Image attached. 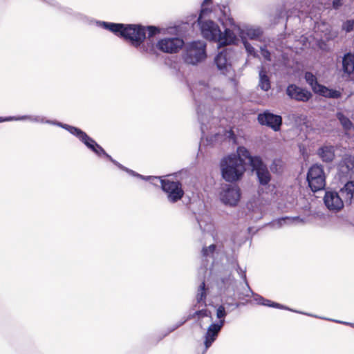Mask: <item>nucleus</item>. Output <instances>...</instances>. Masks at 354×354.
Here are the masks:
<instances>
[{
  "mask_svg": "<svg viewBox=\"0 0 354 354\" xmlns=\"http://www.w3.org/2000/svg\"><path fill=\"white\" fill-rule=\"evenodd\" d=\"M97 26L107 30L115 35L128 41L141 53L158 55L154 44L151 41L145 42L146 39L145 28L140 24H122L104 21H95Z\"/></svg>",
  "mask_w": 354,
  "mask_h": 354,
  "instance_id": "1",
  "label": "nucleus"
},
{
  "mask_svg": "<svg viewBox=\"0 0 354 354\" xmlns=\"http://www.w3.org/2000/svg\"><path fill=\"white\" fill-rule=\"evenodd\" d=\"M248 150L244 146H239L236 153H230L223 156L219 162L222 178L227 183H236L242 180L246 171L247 158L243 153Z\"/></svg>",
  "mask_w": 354,
  "mask_h": 354,
  "instance_id": "2",
  "label": "nucleus"
},
{
  "mask_svg": "<svg viewBox=\"0 0 354 354\" xmlns=\"http://www.w3.org/2000/svg\"><path fill=\"white\" fill-rule=\"evenodd\" d=\"M8 119H9L8 122L30 120L32 122L49 124L61 127L68 131L71 134L75 136L77 138H78L79 140L82 142L89 150L91 149L95 141L93 138L89 136L85 131H84L83 130L77 127L62 123L57 120L46 119V118L42 116L24 115L19 116H8Z\"/></svg>",
  "mask_w": 354,
  "mask_h": 354,
  "instance_id": "3",
  "label": "nucleus"
},
{
  "mask_svg": "<svg viewBox=\"0 0 354 354\" xmlns=\"http://www.w3.org/2000/svg\"><path fill=\"white\" fill-rule=\"evenodd\" d=\"M208 90L209 86L205 81H199L190 87V91L196 105L198 120L201 124V131L203 135L205 134V131L208 129L207 123L211 118V113L209 109L201 103L199 97L206 95Z\"/></svg>",
  "mask_w": 354,
  "mask_h": 354,
  "instance_id": "4",
  "label": "nucleus"
},
{
  "mask_svg": "<svg viewBox=\"0 0 354 354\" xmlns=\"http://www.w3.org/2000/svg\"><path fill=\"white\" fill-rule=\"evenodd\" d=\"M221 11L223 17L228 20L230 25L237 31L241 40L250 39L257 41H263L264 35V29L263 27L250 24H236L234 19L228 15L230 9L227 6H223V9H221Z\"/></svg>",
  "mask_w": 354,
  "mask_h": 354,
  "instance_id": "5",
  "label": "nucleus"
},
{
  "mask_svg": "<svg viewBox=\"0 0 354 354\" xmlns=\"http://www.w3.org/2000/svg\"><path fill=\"white\" fill-rule=\"evenodd\" d=\"M243 155L247 158L248 165L255 174L259 185L263 187L268 186L272 176L262 157L259 155H252L249 150H245Z\"/></svg>",
  "mask_w": 354,
  "mask_h": 354,
  "instance_id": "6",
  "label": "nucleus"
},
{
  "mask_svg": "<svg viewBox=\"0 0 354 354\" xmlns=\"http://www.w3.org/2000/svg\"><path fill=\"white\" fill-rule=\"evenodd\" d=\"M206 57V44L203 41H193L186 46L183 53V59L185 63L196 65L205 60Z\"/></svg>",
  "mask_w": 354,
  "mask_h": 354,
  "instance_id": "7",
  "label": "nucleus"
},
{
  "mask_svg": "<svg viewBox=\"0 0 354 354\" xmlns=\"http://www.w3.org/2000/svg\"><path fill=\"white\" fill-rule=\"evenodd\" d=\"M306 181L310 190L315 193L323 190L326 187V174L323 165L313 164L308 169Z\"/></svg>",
  "mask_w": 354,
  "mask_h": 354,
  "instance_id": "8",
  "label": "nucleus"
},
{
  "mask_svg": "<svg viewBox=\"0 0 354 354\" xmlns=\"http://www.w3.org/2000/svg\"><path fill=\"white\" fill-rule=\"evenodd\" d=\"M91 151L93 153H95L98 158H106L108 160L111 161L113 165H115L118 168L120 169L126 171L129 175L136 177L138 178L142 179L145 181H150L151 180H158L160 181V178H162L161 177L158 176H143L142 174H140L137 173L136 171L129 169L126 167L125 166L120 164L119 162L113 159L109 154H108L106 151L104 149V148L100 145L96 141H95L91 149Z\"/></svg>",
  "mask_w": 354,
  "mask_h": 354,
  "instance_id": "9",
  "label": "nucleus"
},
{
  "mask_svg": "<svg viewBox=\"0 0 354 354\" xmlns=\"http://www.w3.org/2000/svg\"><path fill=\"white\" fill-rule=\"evenodd\" d=\"M160 188L167 195V198L170 203H176L183 198L185 191L180 181L160 178Z\"/></svg>",
  "mask_w": 354,
  "mask_h": 354,
  "instance_id": "10",
  "label": "nucleus"
},
{
  "mask_svg": "<svg viewBox=\"0 0 354 354\" xmlns=\"http://www.w3.org/2000/svg\"><path fill=\"white\" fill-rule=\"evenodd\" d=\"M233 53L234 51L232 48H224L215 56L214 62L222 75L227 76L231 72L233 74L234 73L231 61Z\"/></svg>",
  "mask_w": 354,
  "mask_h": 354,
  "instance_id": "11",
  "label": "nucleus"
},
{
  "mask_svg": "<svg viewBox=\"0 0 354 354\" xmlns=\"http://www.w3.org/2000/svg\"><path fill=\"white\" fill-rule=\"evenodd\" d=\"M337 176L341 182L354 180V155L343 156L337 165Z\"/></svg>",
  "mask_w": 354,
  "mask_h": 354,
  "instance_id": "12",
  "label": "nucleus"
},
{
  "mask_svg": "<svg viewBox=\"0 0 354 354\" xmlns=\"http://www.w3.org/2000/svg\"><path fill=\"white\" fill-rule=\"evenodd\" d=\"M221 201L231 207L236 206L241 197V189L236 185H225L219 194Z\"/></svg>",
  "mask_w": 354,
  "mask_h": 354,
  "instance_id": "13",
  "label": "nucleus"
},
{
  "mask_svg": "<svg viewBox=\"0 0 354 354\" xmlns=\"http://www.w3.org/2000/svg\"><path fill=\"white\" fill-rule=\"evenodd\" d=\"M258 122L266 126L274 131H279L283 124V118L280 115L274 114L270 110H265L257 115Z\"/></svg>",
  "mask_w": 354,
  "mask_h": 354,
  "instance_id": "14",
  "label": "nucleus"
},
{
  "mask_svg": "<svg viewBox=\"0 0 354 354\" xmlns=\"http://www.w3.org/2000/svg\"><path fill=\"white\" fill-rule=\"evenodd\" d=\"M202 35L206 39L217 42L221 39V29L218 24L212 20L198 23Z\"/></svg>",
  "mask_w": 354,
  "mask_h": 354,
  "instance_id": "15",
  "label": "nucleus"
},
{
  "mask_svg": "<svg viewBox=\"0 0 354 354\" xmlns=\"http://www.w3.org/2000/svg\"><path fill=\"white\" fill-rule=\"evenodd\" d=\"M324 203L328 209L336 212L340 211L345 204L339 193L333 189L325 191Z\"/></svg>",
  "mask_w": 354,
  "mask_h": 354,
  "instance_id": "16",
  "label": "nucleus"
},
{
  "mask_svg": "<svg viewBox=\"0 0 354 354\" xmlns=\"http://www.w3.org/2000/svg\"><path fill=\"white\" fill-rule=\"evenodd\" d=\"M286 93L290 99L297 102H307L313 97V94L309 90L295 84H288Z\"/></svg>",
  "mask_w": 354,
  "mask_h": 354,
  "instance_id": "17",
  "label": "nucleus"
},
{
  "mask_svg": "<svg viewBox=\"0 0 354 354\" xmlns=\"http://www.w3.org/2000/svg\"><path fill=\"white\" fill-rule=\"evenodd\" d=\"M183 45V39L178 37H171L160 39L156 44V47L163 53H175L178 52Z\"/></svg>",
  "mask_w": 354,
  "mask_h": 354,
  "instance_id": "18",
  "label": "nucleus"
},
{
  "mask_svg": "<svg viewBox=\"0 0 354 354\" xmlns=\"http://www.w3.org/2000/svg\"><path fill=\"white\" fill-rule=\"evenodd\" d=\"M236 283V280L232 274L221 277L216 282L220 292L230 296H237Z\"/></svg>",
  "mask_w": 354,
  "mask_h": 354,
  "instance_id": "19",
  "label": "nucleus"
},
{
  "mask_svg": "<svg viewBox=\"0 0 354 354\" xmlns=\"http://www.w3.org/2000/svg\"><path fill=\"white\" fill-rule=\"evenodd\" d=\"M229 263L231 265L232 268L234 269L239 277L243 280L246 288L245 290V292H237V297L239 299H243L245 297H249L250 293L253 294L252 290L250 288L246 277V270L245 269L243 270L239 266L238 261L236 258L234 257H232L227 259Z\"/></svg>",
  "mask_w": 354,
  "mask_h": 354,
  "instance_id": "20",
  "label": "nucleus"
},
{
  "mask_svg": "<svg viewBox=\"0 0 354 354\" xmlns=\"http://www.w3.org/2000/svg\"><path fill=\"white\" fill-rule=\"evenodd\" d=\"M344 185L339 193L346 205H350L354 203V180H343Z\"/></svg>",
  "mask_w": 354,
  "mask_h": 354,
  "instance_id": "21",
  "label": "nucleus"
},
{
  "mask_svg": "<svg viewBox=\"0 0 354 354\" xmlns=\"http://www.w3.org/2000/svg\"><path fill=\"white\" fill-rule=\"evenodd\" d=\"M221 331V330L218 329L214 323H212L208 326L204 335L205 348L202 354H205L208 348L211 347L212 344L216 341Z\"/></svg>",
  "mask_w": 354,
  "mask_h": 354,
  "instance_id": "22",
  "label": "nucleus"
},
{
  "mask_svg": "<svg viewBox=\"0 0 354 354\" xmlns=\"http://www.w3.org/2000/svg\"><path fill=\"white\" fill-rule=\"evenodd\" d=\"M295 221L304 223V218H300L299 216H281L276 219H273L272 221L267 223L266 225L273 230H277L285 225H290Z\"/></svg>",
  "mask_w": 354,
  "mask_h": 354,
  "instance_id": "23",
  "label": "nucleus"
},
{
  "mask_svg": "<svg viewBox=\"0 0 354 354\" xmlns=\"http://www.w3.org/2000/svg\"><path fill=\"white\" fill-rule=\"evenodd\" d=\"M335 152L334 146L325 145L317 149V154L324 162L330 163L332 162L335 158Z\"/></svg>",
  "mask_w": 354,
  "mask_h": 354,
  "instance_id": "24",
  "label": "nucleus"
},
{
  "mask_svg": "<svg viewBox=\"0 0 354 354\" xmlns=\"http://www.w3.org/2000/svg\"><path fill=\"white\" fill-rule=\"evenodd\" d=\"M220 37L221 39L217 41L218 47L224 45H234L238 42L236 35L230 28H225L223 32L221 30Z\"/></svg>",
  "mask_w": 354,
  "mask_h": 354,
  "instance_id": "25",
  "label": "nucleus"
},
{
  "mask_svg": "<svg viewBox=\"0 0 354 354\" xmlns=\"http://www.w3.org/2000/svg\"><path fill=\"white\" fill-rule=\"evenodd\" d=\"M315 94L324 97L328 99L337 100L342 97V92L335 88H329L324 84H322L319 89L317 90Z\"/></svg>",
  "mask_w": 354,
  "mask_h": 354,
  "instance_id": "26",
  "label": "nucleus"
},
{
  "mask_svg": "<svg viewBox=\"0 0 354 354\" xmlns=\"http://www.w3.org/2000/svg\"><path fill=\"white\" fill-rule=\"evenodd\" d=\"M209 288L206 287L205 281H202L199 285L196 295V304L193 308H200L201 306H206V298Z\"/></svg>",
  "mask_w": 354,
  "mask_h": 354,
  "instance_id": "27",
  "label": "nucleus"
},
{
  "mask_svg": "<svg viewBox=\"0 0 354 354\" xmlns=\"http://www.w3.org/2000/svg\"><path fill=\"white\" fill-rule=\"evenodd\" d=\"M342 70L344 73L351 75L354 72V53H346L342 57Z\"/></svg>",
  "mask_w": 354,
  "mask_h": 354,
  "instance_id": "28",
  "label": "nucleus"
},
{
  "mask_svg": "<svg viewBox=\"0 0 354 354\" xmlns=\"http://www.w3.org/2000/svg\"><path fill=\"white\" fill-rule=\"evenodd\" d=\"M259 86L263 91H268L271 88V81L266 70L261 68L259 71Z\"/></svg>",
  "mask_w": 354,
  "mask_h": 354,
  "instance_id": "29",
  "label": "nucleus"
},
{
  "mask_svg": "<svg viewBox=\"0 0 354 354\" xmlns=\"http://www.w3.org/2000/svg\"><path fill=\"white\" fill-rule=\"evenodd\" d=\"M318 29L324 34L327 41L333 40L337 37V33L333 31L331 26L325 21L318 24Z\"/></svg>",
  "mask_w": 354,
  "mask_h": 354,
  "instance_id": "30",
  "label": "nucleus"
},
{
  "mask_svg": "<svg viewBox=\"0 0 354 354\" xmlns=\"http://www.w3.org/2000/svg\"><path fill=\"white\" fill-rule=\"evenodd\" d=\"M262 306H268V307H271V308H278V309H283V310H290V311L295 312V313H297L306 315L310 316V317H318L317 316L313 315L312 314L305 313H303V312H301V311H297V310H292V309L290 308L289 307H288L286 306H284L283 304H281L279 303L271 301V300L266 299V298H265V300H264V303H262Z\"/></svg>",
  "mask_w": 354,
  "mask_h": 354,
  "instance_id": "31",
  "label": "nucleus"
},
{
  "mask_svg": "<svg viewBox=\"0 0 354 354\" xmlns=\"http://www.w3.org/2000/svg\"><path fill=\"white\" fill-rule=\"evenodd\" d=\"M336 118L345 131H350L354 128L353 122L342 112H337Z\"/></svg>",
  "mask_w": 354,
  "mask_h": 354,
  "instance_id": "32",
  "label": "nucleus"
},
{
  "mask_svg": "<svg viewBox=\"0 0 354 354\" xmlns=\"http://www.w3.org/2000/svg\"><path fill=\"white\" fill-rule=\"evenodd\" d=\"M304 79L306 82V83L310 86L313 91L315 93L317 92V90L319 89V87L322 85L320 84L316 76L310 71H307L304 74Z\"/></svg>",
  "mask_w": 354,
  "mask_h": 354,
  "instance_id": "33",
  "label": "nucleus"
},
{
  "mask_svg": "<svg viewBox=\"0 0 354 354\" xmlns=\"http://www.w3.org/2000/svg\"><path fill=\"white\" fill-rule=\"evenodd\" d=\"M217 246L215 244H212L208 247H203L201 250L203 258L205 261H208L209 258L213 259L216 250Z\"/></svg>",
  "mask_w": 354,
  "mask_h": 354,
  "instance_id": "34",
  "label": "nucleus"
},
{
  "mask_svg": "<svg viewBox=\"0 0 354 354\" xmlns=\"http://www.w3.org/2000/svg\"><path fill=\"white\" fill-rule=\"evenodd\" d=\"M268 168L270 173L276 174L281 173L282 165L281 159H274Z\"/></svg>",
  "mask_w": 354,
  "mask_h": 354,
  "instance_id": "35",
  "label": "nucleus"
},
{
  "mask_svg": "<svg viewBox=\"0 0 354 354\" xmlns=\"http://www.w3.org/2000/svg\"><path fill=\"white\" fill-rule=\"evenodd\" d=\"M243 44L244 48L248 55L252 56L253 57H258L259 55L256 49L248 41V40L243 39L241 40Z\"/></svg>",
  "mask_w": 354,
  "mask_h": 354,
  "instance_id": "36",
  "label": "nucleus"
},
{
  "mask_svg": "<svg viewBox=\"0 0 354 354\" xmlns=\"http://www.w3.org/2000/svg\"><path fill=\"white\" fill-rule=\"evenodd\" d=\"M209 5V4H203V3H202L201 8L197 19V23L205 21V20H204V18L212 12V9L207 6Z\"/></svg>",
  "mask_w": 354,
  "mask_h": 354,
  "instance_id": "37",
  "label": "nucleus"
},
{
  "mask_svg": "<svg viewBox=\"0 0 354 354\" xmlns=\"http://www.w3.org/2000/svg\"><path fill=\"white\" fill-rule=\"evenodd\" d=\"M224 137L232 144H237V136L233 128L231 127L229 129H225L224 131Z\"/></svg>",
  "mask_w": 354,
  "mask_h": 354,
  "instance_id": "38",
  "label": "nucleus"
},
{
  "mask_svg": "<svg viewBox=\"0 0 354 354\" xmlns=\"http://www.w3.org/2000/svg\"><path fill=\"white\" fill-rule=\"evenodd\" d=\"M342 29L344 30L346 33L351 32V31L354 30V19H347L344 22H343Z\"/></svg>",
  "mask_w": 354,
  "mask_h": 354,
  "instance_id": "39",
  "label": "nucleus"
},
{
  "mask_svg": "<svg viewBox=\"0 0 354 354\" xmlns=\"http://www.w3.org/2000/svg\"><path fill=\"white\" fill-rule=\"evenodd\" d=\"M145 32H148V37H153L160 33V29L155 26H145Z\"/></svg>",
  "mask_w": 354,
  "mask_h": 354,
  "instance_id": "40",
  "label": "nucleus"
},
{
  "mask_svg": "<svg viewBox=\"0 0 354 354\" xmlns=\"http://www.w3.org/2000/svg\"><path fill=\"white\" fill-rule=\"evenodd\" d=\"M227 315V312L223 305H220L216 308V317L218 319L225 318Z\"/></svg>",
  "mask_w": 354,
  "mask_h": 354,
  "instance_id": "41",
  "label": "nucleus"
},
{
  "mask_svg": "<svg viewBox=\"0 0 354 354\" xmlns=\"http://www.w3.org/2000/svg\"><path fill=\"white\" fill-rule=\"evenodd\" d=\"M205 311H204V308L203 309H201V310H198L196 311H195L194 313H190L189 315H188V319H189V320L191 319H194L195 317H198V319H201V318H203L204 317V314H205Z\"/></svg>",
  "mask_w": 354,
  "mask_h": 354,
  "instance_id": "42",
  "label": "nucleus"
},
{
  "mask_svg": "<svg viewBox=\"0 0 354 354\" xmlns=\"http://www.w3.org/2000/svg\"><path fill=\"white\" fill-rule=\"evenodd\" d=\"M177 328H178V326H177L176 324L174 325L173 326L167 328V331L164 334L158 337V341L162 340L164 337L167 336L169 333L174 332Z\"/></svg>",
  "mask_w": 354,
  "mask_h": 354,
  "instance_id": "43",
  "label": "nucleus"
},
{
  "mask_svg": "<svg viewBox=\"0 0 354 354\" xmlns=\"http://www.w3.org/2000/svg\"><path fill=\"white\" fill-rule=\"evenodd\" d=\"M261 53L262 56L268 61L271 59V55L270 51L268 50L266 46L260 48Z\"/></svg>",
  "mask_w": 354,
  "mask_h": 354,
  "instance_id": "44",
  "label": "nucleus"
},
{
  "mask_svg": "<svg viewBox=\"0 0 354 354\" xmlns=\"http://www.w3.org/2000/svg\"><path fill=\"white\" fill-rule=\"evenodd\" d=\"M251 295H253L254 299L255 300L257 304L262 306V303H264L265 298L263 297H262L261 295L254 293V292H253V294L250 293V296Z\"/></svg>",
  "mask_w": 354,
  "mask_h": 354,
  "instance_id": "45",
  "label": "nucleus"
},
{
  "mask_svg": "<svg viewBox=\"0 0 354 354\" xmlns=\"http://www.w3.org/2000/svg\"><path fill=\"white\" fill-rule=\"evenodd\" d=\"M59 10H62V12L66 13V14H68V15H75V16H80L82 17V15L81 14H79V13H74L73 10L70 8H66V7H59Z\"/></svg>",
  "mask_w": 354,
  "mask_h": 354,
  "instance_id": "46",
  "label": "nucleus"
},
{
  "mask_svg": "<svg viewBox=\"0 0 354 354\" xmlns=\"http://www.w3.org/2000/svg\"><path fill=\"white\" fill-rule=\"evenodd\" d=\"M343 5V0H333L332 7L335 10H338Z\"/></svg>",
  "mask_w": 354,
  "mask_h": 354,
  "instance_id": "47",
  "label": "nucleus"
},
{
  "mask_svg": "<svg viewBox=\"0 0 354 354\" xmlns=\"http://www.w3.org/2000/svg\"><path fill=\"white\" fill-rule=\"evenodd\" d=\"M319 318L320 319H326V320H330V321H332V322H336V323H339V324H344V325H346V326H349L351 327H352V325H353L352 322H344V321H340V320H337V319H327V318H325V317H319Z\"/></svg>",
  "mask_w": 354,
  "mask_h": 354,
  "instance_id": "48",
  "label": "nucleus"
},
{
  "mask_svg": "<svg viewBox=\"0 0 354 354\" xmlns=\"http://www.w3.org/2000/svg\"><path fill=\"white\" fill-rule=\"evenodd\" d=\"M213 323L216 326V327L218 329L221 330L225 324V318L218 319V322H215Z\"/></svg>",
  "mask_w": 354,
  "mask_h": 354,
  "instance_id": "49",
  "label": "nucleus"
},
{
  "mask_svg": "<svg viewBox=\"0 0 354 354\" xmlns=\"http://www.w3.org/2000/svg\"><path fill=\"white\" fill-rule=\"evenodd\" d=\"M42 1L46 2V3H48L50 6L56 7L59 9V7H61V6H59V3L55 0H50V1L42 0Z\"/></svg>",
  "mask_w": 354,
  "mask_h": 354,
  "instance_id": "50",
  "label": "nucleus"
},
{
  "mask_svg": "<svg viewBox=\"0 0 354 354\" xmlns=\"http://www.w3.org/2000/svg\"><path fill=\"white\" fill-rule=\"evenodd\" d=\"M189 319H188V316L184 317L180 321H179L176 324L178 326V328L185 324L187 321H189Z\"/></svg>",
  "mask_w": 354,
  "mask_h": 354,
  "instance_id": "51",
  "label": "nucleus"
},
{
  "mask_svg": "<svg viewBox=\"0 0 354 354\" xmlns=\"http://www.w3.org/2000/svg\"><path fill=\"white\" fill-rule=\"evenodd\" d=\"M229 81L234 85V87L237 86L239 82L234 75L233 77H230Z\"/></svg>",
  "mask_w": 354,
  "mask_h": 354,
  "instance_id": "52",
  "label": "nucleus"
},
{
  "mask_svg": "<svg viewBox=\"0 0 354 354\" xmlns=\"http://www.w3.org/2000/svg\"><path fill=\"white\" fill-rule=\"evenodd\" d=\"M204 311L205 312L204 314V317H209L211 319V320H212V316L211 311L207 308H204Z\"/></svg>",
  "mask_w": 354,
  "mask_h": 354,
  "instance_id": "53",
  "label": "nucleus"
},
{
  "mask_svg": "<svg viewBox=\"0 0 354 354\" xmlns=\"http://www.w3.org/2000/svg\"><path fill=\"white\" fill-rule=\"evenodd\" d=\"M8 116L7 117H0V123L3 122H8Z\"/></svg>",
  "mask_w": 354,
  "mask_h": 354,
  "instance_id": "54",
  "label": "nucleus"
},
{
  "mask_svg": "<svg viewBox=\"0 0 354 354\" xmlns=\"http://www.w3.org/2000/svg\"><path fill=\"white\" fill-rule=\"evenodd\" d=\"M229 306H234L235 308H239L241 305L240 303L228 304Z\"/></svg>",
  "mask_w": 354,
  "mask_h": 354,
  "instance_id": "55",
  "label": "nucleus"
},
{
  "mask_svg": "<svg viewBox=\"0 0 354 354\" xmlns=\"http://www.w3.org/2000/svg\"><path fill=\"white\" fill-rule=\"evenodd\" d=\"M203 4H211L212 3V0H203Z\"/></svg>",
  "mask_w": 354,
  "mask_h": 354,
  "instance_id": "56",
  "label": "nucleus"
},
{
  "mask_svg": "<svg viewBox=\"0 0 354 354\" xmlns=\"http://www.w3.org/2000/svg\"><path fill=\"white\" fill-rule=\"evenodd\" d=\"M352 328H354V323H353Z\"/></svg>",
  "mask_w": 354,
  "mask_h": 354,
  "instance_id": "57",
  "label": "nucleus"
},
{
  "mask_svg": "<svg viewBox=\"0 0 354 354\" xmlns=\"http://www.w3.org/2000/svg\"><path fill=\"white\" fill-rule=\"evenodd\" d=\"M353 1H354V0H352Z\"/></svg>",
  "mask_w": 354,
  "mask_h": 354,
  "instance_id": "58",
  "label": "nucleus"
}]
</instances>
